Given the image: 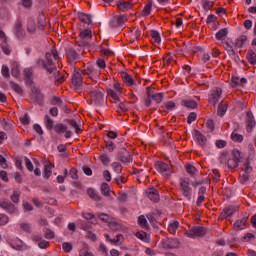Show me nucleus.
I'll return each instance as SVG.
<instances>
[{"instance_id":"6e6d98bb","label":"nucleus","mask_w":256,"mask_h":256,"mask_svg":"<svg viewBox=\"0 0 256 256\" xmlns=\"http://www.w3.org/2000/svg\"><path fill=\"white\" fill-rule=\"evenodd\" d=\"M45 239H55V232L49 228L44 230Z\"/></svg>"},{"instance_id":"6ab92c4d","label":"nucleus","mask_w":256,"mask_h":256,"mask_svg":"<svg viewBox=\"0 0 256 256\" xmlns=\"http://www.w3.org/2000/svg\"><path fill=\"white\" fill-rule=\"evenodd\" d=\"M245 225H247V217L238 219L233 227L235 231H242V229H245Z\"/></svg>"},{"instance_id":"1a4fd4ad","label":"nucleus","mask_w":256,"mask_h":256,"mask_svg":"<svg viewBox=\"0 0 256 256\" xmlns=\"http://www.w3.org/2000/svg\"><path fill=\"white\" fill-rule=\"evenodd\" d=\"M81 75H83V72H74L72 75V87L75 89V91L83 87V77Z\"/></svg>"},{"instance_id":"58836bf2","label":"nucleus","mask_w":256,"mask_h":256,"mask_svg":"<svg viewBox=\"0 0 256 256\" xmlns=\"http://www.w3.org/2000/svg\"><path fill=\"white\" fill-rule=\"evenodd\" d=\"M82 217H84V219H86L87 221H90L92 225H96L97 223V218H95V215L91 213H84L82 214Z\"/></svg>"},{"instance_id":"49530a36","label":"nucleus","mask_w":256,"mask_h":256,"mask_svg":"<svg viewBox=\"0 0 256 256\" xmlns=\"http://www.w3.org/2000/svg\"><path fill=\"white\" fill-rule=\"evenodd\" d=\"M45 121L46 129H48V131H51L55 122L53 121V119H51V117H49V115H45Z\"/></svg>"},{"instance_id":"864d4df0","label":"nucleus","mask_w":256,"mask_h":256,"mask_svg":"<svg viewBox=\"0 0 256 256\" xmlns=\"http://www.w3.org/2000/svg\"><path fill=\"white\" fill-rule=\"evenodd\" d=\"M105 149H107L109 153H113V151H115V143L111 140L105 141Z\"/></svg>"},{"instance_id":"4c0bfd02","label":"nucleus","mask_w":256,"mask_h":256,"mask_svg":"<svg viewBox=\"0 0 256 256\" xmlns=\"http://www.w3.org/2000/svg\"><path fill=\"white\" fill-rule=\"evenodd\" d=\"M127 23V15H121L116 17V25L117 27H123Z\"/></svg>"},{"instance_id":"20e7f679","label":"nucleus","mask_w":256,"mask_h":256,"mask_svg":"<svg viewBox=\"0 0 256 256\" xmlns=\"http://www.w3.org/2000/svg\"><path fill=\"white\" fill-rule=\"evenodd\" d=\"M207 235V228L202 226H194L186 232V237L195 239V237H205Z\"/></svg>"},{"instance_id":"8fccbe9b","label":"nucleus","mask_w":256,"mask_h":256,"mask_svg":"<svg viewBox=\"0 0 256 256\" xmlns=\"http://www.w3.org/2000/svg\"><path fill=\"white\" fill-rule=\"evenodd\" d=\"M18 227L21 231H24L25 233H31V224L30 223H20L18 224Z\"/></svg>"},{"instance_id":"c756f323","label":"nucleus","mask_w":256,"mask_h":256,"mask_svg":"<svg viewBox=\"0 0 256 256\" xmlns=\"http://www.w3.org/2000/svg\"><path fill=\"white\" fill-rule=\"evenodd\" d=\"M52 169H53V165H51L49 163L44 166V177H45V179H49V177H51V175H53Z\"/></svg>"},{"instance_id":"aec40b11","label":"nucleus","mask_w":256,"mask_h":256,"mask_svg":"<svg viewBox=\"0 0 256 256\" xmlns=\"http://www.w3.org/2000/svg\"><path fill=\"white\" fill-rule=\"evenodd\" d=\"M121 78L123 80V83H125L129 87H133V85H135V80L133 79V77H131V75H129V73L123 72L121 74Z\"/></svg>"},{"instance_id":"052dcab7","label":"nucleus","mask_w":256,"mask_h":256,"mask_svg":"<svg viewBox=\"0 0 256 256\" xmlns=\"http://www.w3.org/2000/svg\"><path fill=\"white\" fill-rule=\"evenodd\" d=\"M112 87H113V91H115L116 93H122L123 91V84L117 81H114Z\"/></svg>"},{"instance_id":"5701e85b","label":"nucleus","mask_w":256,"mask_h":256,"mask_svg":"<svg viewBox=\"0 0 256 256\" xmlns=\"http://www.w3.org/2000/svg\"><path fill=\"white\" fill-rule=\"evenodd\" d=\"M227 102L222 101L219 105H218V110H217V114L219 115V117H223V115H225V113H227Z\"/></svg>"},{"instance_id":"9b49d317","label":"nucleus","mask_w":256,"mask_h":256,"mask_svg":"<svg viewBox=\"0 0 256 256\" xmlns=\"http://www.w3.org/2000/svg\"><path fill=\"white\" fill-rule=\"evenodd\" d=\"M239 211V207L237 206H228L223 209V211L220 213V219H227V217H231L234 213H237Z\"/></svg>"},{"instance_id":"2eb2a0df","label":"nucleus","mask_w":256,"mask_h":256,"mask_svg":"<svg viewBox=\"0 0 256 256\" xmlns=\"http://www.w3.org/2000/svg\"><path fill=\"white\" fill-rule=\"evenodd\" d=\"M133 5H135L133 1H118L117 8L119 11L125 13V11H129V9H133Z\"/></svg>"},{"instance_id":"393cba45","label":"nucleus","mask_w":256,"mask_h":256,"mask_svg":"<svg viewBox=\"0 0 256 256\" xmlns=\"http://www.w3.org/2000/svg\"><path fill=\"white\" fill-rule=\"evenodd\" d=\"M228 34H229V29L227 28L220 29L216 33V39H218V41H223Z\"/></svg>"},{"instance_id":"4468645a","label":"nucleus","mask_w":256,"mask_h":256,"mask_svg":"<svg viewBox=\"0 0 256 256\" xmlns=\"http://www.w3.org/2000/svg\"><path fill=\"white\" fill-rule=\"evenodd\" d=\"M15 35L18 39H23L25 37V30L23 29V21L17 20L14 24Z\"/></svg>"},{"instance_id":"de8ad7c7","label":"nucleus","mask_w":256,"mask_h":256,"mask_svg":"<svg viewBox=\"0 0 256 256\" xmlns=\"http://www.w3.org/2000/svg\"><path fill=\"white\" fill-rule=\"evenodd\" d=\"M11 89H13V91H15V93H17L18 95H23V88H21V86H19V84L15 83V82H11Z\"/></svg>"},{"instance_id":"09e8293b","label":"nucleus","mask_w":256,"mask_h":256,"mask_svg":"<svg viewBox=\"0 0 256 256\" xmlns=\"http://www.w3.org/2000/svg\"><path fill=\"white\" fill-rule=\"evenodd\" d=\"M1 49L5 55H11V48L7 44V40L1 43Z\"/></svg>"},{"instance_id":"3c124183","label":"nucleus","mask_w":256,"mask_h":256,"mask_svg":"<svg viewBox=\"0 0 256 256\" xmlns=\"http://www.w3.org/2000/svg\"><path fill=\"white\" fill-rule=\"evenodd\" d=\"M150 35L152 39H154L155 43H161V34H159L157 30L150 31Z\"/></svg>"},{"instance_id":"f704fd0d","label":"nucleus","mask_w":256,"mask_h":256,"mask_svg":"<svg viewBox=\"0 0 256 256\" xmlns=\"http://www.w3.org/2000/svg\"><path fill=\"white\" fill-rule=\"evenodd\" d=\"M146 95H147V97L145 99V105L147 107H151V99H152V97L154 95L153 92H151V87H147Z\"/></svg>"},{"instance_id":"7c9ffc66","label":"nucleus","mask_w":256,"mask_h":256,"mask_svg":"<svg viewBox=\"0 0 256 256\" xmlns=\"http://www.w3.org/2000/svg\"><path fill=\"white\" fill-rule=\"evenodd\" d=\"M65 121H66V123H68V125H71V127H73V129H75L76 133H81V128L79 127V124L77 123L76 120L66 119Z\"/></svg>"},{"instance_id":"a211bd4d","label":"nucleus","mask_w":256,"mask_h":256,"mask_svg":"<svg viewBox=\"0 0 256 256\" xmlns=\"http://www.w3.org/2000/svg\"><path fill=\"white\" fill-rule=\"evenodd\" d=\"M82 75H87V77L93 79V77H99V75H101V71L94 68H87L82 70Z\"/></svg>"},{"instance_id":"774afa93","label":"nucleus","mask_w":256,"mask_h":256,"mask_svg":"<svg viewBox=\"0 0 256 256\" xmlns=\"http://www.w3.org/2000/svg\"><path fill=\"white\" fill-rule=\"evenodd\" d=\"M248 151H249V156H248V161H249V159H253V157H255V146L253 144H249Z\"/></svg>"},{"instance_id":"e433bc0d","label":"nucleus","mask_w":256,"mask_h":256,"mask_svg":"<svg viewBox=\"0 0 256 256\" xmlns=\"http://www.w3.org/2000/svg\"><path fill=\"white\" fill-rule=\"evenodd\" d=\"M232 159H234V161H237L238 163H240L241 159H243V153H241V151L234 149L232 151Z\"/></svg>"},{"instance_id":"0eeeda50","label":"nucleus","mask_w":256,"mask_h":256,"mask_svg":"<svg viewBox=\"0 0 256 256\" xmlns=\"http://www.w3.org/2000/svg\"><path fill=\"white\" fill-rule=\"evenodd\" d=\"M66 57H67L68 63L73 65L78 62L79 53H77L76 49L69 47L66 49Z\"/></svg>"},{"instance_id":"680f3d73","label":"nucleus","mask_w":256,"mask_h":256,"mask_svg":"<svg viewBox=\"0 0 256 256\" xmlns=\"http://www.w3.org/2000/svg\"><path fill=\"white\" fill-rule=\"evenodd\" d=\"M203 8L209 11V9H213V5H215V2L209 1V0H202Z\"/></svg>"},{"instance_id":"473e14b6","label":"nucleus","mask_w":256,"mask_h":256,"mask_svg":"<svg viewBox=\"0 0 256 256\" xmlns=\"http://www.w3.org/2000/svg\"><path fill=\"white\" fill-rule=\"evenodd\" d=\"M93 37V32L90 29H85L80 32L81 39H91Z\"/></svg>"},{"instance_id":"ea45409f","label":"nucleus","mask_w":256,"mask_h":256,"mask_svg":"<svg viewBox=\"0 0 256 256\" xmlns=\"http://www.w3.org/2000/svg\"><path fill=\"white\" fill-rule=\"evenodd\" d=\"M182 105H184V107H188L189 109H197V102L194 100H184Z\"/></svg>"},{"instance_id":"dca6fc26","label":"nucleus","mask_w":256,"mask_h":256,"mask_svg":"<svg viewBox=\"0 0 256 256\" xmlns=\"http://www.w3.org/2000/svg\"><path fill=\"white\" fill-rule=\"evenodd\" d=\"M194 137L200 147H205V145H207V137H205L199 130H194Z\"/></svg>"},{"instance_id":"e2e57ef3","label":"nucleus","mask_w":256,"mask_h":256,"mask_svg":"<svg viewBox=\"0 0 256 256\" xmlns=\"http://www.w3.org/2000/svg\"><path fill=\"white\" fill-rule=\"evenodd\" d=\"M186 171L189 175L193 176L197 173V168L191 164H187Z\"/></svg>"},{"instance_id":"cd10ccee","label":"nucleus","mask_w":256,"mask_h":256,"mask_svg":"<svg viewBox=\"0 0 256 256\" xmlns=\"http://www.w3.org/2000/svg\"><path fill=\"white\" fill-rule=\"evenodd\" d=\"M138 225H140L142 229H149V224L147 223V218H145V215H140L138 217Z\"/></svg>"},{"instance_id":"c03bdc74","label":"nucleus","mask_w":256,"mask_h":256,"mask_svg":"<svg viewBox=\"0 0 256 256\" xmlns=\"http://www.w3.org/2000/svg\"><path fill=\"white\" fill-rule=\"evenodd\" d=\"M152 7H153V3H152V2H148V3L145 5V7H144V9H143V11H142V15H143L144 17H147V15H151V9H152Z\"/></svg>"},{"instance_id":"4d7b16f0","label":"nucleus","mask_w":256,"mask_h":256,"mask_svg":"<svg viewBox=\"0 0 256 256\" xmlns=\"http://www.w3.org/2000/svg\"><path fill=\"white\" fill-rule=\"evenodd\" d=\"M232 141H237L238 143H241L243 141V135L238 134L237 131L232 132L231 134Z\"/></svg>"},{"instance_id":"a18cd8bd","label":"nucleus","mask_w":256,"mask_h":256,"mask_svg":"<svg viewBox=\"0 0 256 256\" xmlns=\"http://www.w3.org/2000/svg\"><path fill=\"white\" fill-rule=\"evenodd\" d=\"M110 191H111V188L109 187V184L102 183V185H101V193H102V195H104L105 197H109Z\"/></svg>"},{"instance_id":"5fc2aeb1","label":"nucleus","mask_w":256,"mask_h":256,"mask_svg":"<svg viewBox=\"0 0 256 256\" xmlns=\"http://www.w3.org/2000/svg\"><path fill=\"white\" fill-rule=\"evenodd\" d=\"M79 256H94L89 252V246L84 245L83 248L79 251Z\"/></svg>"},{"instance_id":"b1692460","label":"nucleus","mask_w":256,"mask_h":256,"mask_svg":"<svg viewBox=\"0 0 256 256\" xmlns=\"http://www.w3.org/2000/svg\"><path fill=\"white\" fill-rule=\"evenodd\" d=\"M36 30H37V24H35V20L32 18H29L27 21L28 33H35Z\"/></svg>"},{"instance_id":"72a5a7b5","label":"nucleus","mask_w":256,"mask_h":256,"mask_svg":"<svg viewBox=\"0 0 256 256\" xmlns=\"http://www.w3.org/2000/svg\"><path fill=\"white\" fill-rule=\"evenodd\" d=\"M21 197V190H14L12 195L10 196V199L12 203H19V199Z\"/></svg>"},{"instance_id":"423d86ee","label":"nucleus","mask_w":256,"mask_h":256,"mask_svg":"<svg viewBox=\"0 0 256 256\" xmlns=\"http://www.w3.org/2000/svg\"><path fill=\"white\" fill-rule=\"evenodd\" d=\"M221 95H223V90L221 88L217 87L213 89L209 94V103H211L214 106L217 105V103L221 99Z\"/></svg>"},{"instance_id":"bf43d9fd","label":"nucleus","mask_w":256,"mask_h":256,"mask_svg":"<svg viewBox=\"0 0 256 256\" xmlns=\"http://www.w3.org/2000/svg\"><path fill=\"white\" fill-rule=\"evenodd\" d=\"M228 168L237 169L239 167V162L234 160L233 158L228 159Z\"/></svg>"},{"instance_id":"0e129e2a","label":"nucleus","mask_w":256,"mask_h":256,"mask_svg":"<svg viewBox=\"0 0 256 256\" xmlns=\"http://www.w3.org/2000/svg\"><path fill=\"white\" fill-rule=\"evenodd\" d=\"M242 171L246 174L252 173L253 168L251 167L249 160L242 166Z\"/></svg>"},{"instance_id":"c85d7f7f","label":"nucleus","mask_w":256,"mask_h":256,"mask_svg":"<svg viewBox=\"0 0 256 256\" xmlns=\"http://www.w3.org/2000/svg\"><path fill=\"white\" fill-rule=\"evenodd\" d=\"M224 49H226V51H229L230 57H234V59H239V56H237L235 50L228 42L224 43Z\"/></svg>"},{"instance_id":"13d9d810","label":"nucleus","mask_w":256,"mask_h":256,"mask_svg":"<svg viewBox=\"0 0 256 256\" xmlns=\"http://www.w3.org/2000/svg\"><path fill=\"white\" fill-rule=\"evenodd\" d=\"M11 75L12 77H19L21 75V68H19V65H14L11 69Z\"/></svg>"},{"instance_id":"412c9836","label":"nucleus","mask_w":256,"mask_h":256,"mask_svg":"<svg viewBox=\"0 0 256 256\" xmlns=\"http://www.w3.org/2000/svg\"><path fill=\"white\" fill-rule=\"evenodd\" d=\"M107 94L109 97H111V102L112 103H119V101H121V98H119V94L118 92H115V90H113L112 88H108L107 89Z\"/></svg>"},{"instance_id":"39448f33","label":"nucleus","mask_w":256,"mask_h":256,"mask_svg":"<svg viewBox=\"0 0 256 256\" xmlns=\"http://www.w3.org/2000/svg\"><path fill=\"white\" fill-rule=\"evenodd\" d=\"M0 208L10 215L17 212V207H15L14 204L6 198H0Z\"/></svg>"},{"instance_id":"c9c22d12","label":"nucleus","mask_w":256,"mask_h":256,"mask_svg":"<svg viewBox=\"0 0 256 256\" xmlns=\"http://www.w3.org/2000/svg\"><path fill=\"white\" fill-rule=\"evenodd\" d=\"M247 59L251 65H256V53L253 50H248Z\"/></svg>"},{"instance_id":"f8f14e48","label":"nucleus","mask_w":256,"mask_h":256,"mask_svg":"<svg viewBox=\"0 0 256 256\" xmlns=\"http://www.w3.org/2000/svg\"><path fill=\"white\" fill-rule=\"evenodd\" d=\"M156 169L159 173H162L163 175H171V167H169V165H167V163L165 162H156Z\"/></svg>"},{"instance_id":"ddd939ff","label":"nucleus","mask_w":256,"mask_h":256,"mask_svg":"<svg viewBox=\"0 0 256 256\" xmlns=\"http://www.w3.org/2000/svg\"><path fill=\"white\" fill-rule=\"evenodd\" d=\"M181 243L178 239L170 238L163 242V248L164 249H179V246Z\"/></svg>"},{"instance_id":"2f4dec72","label":"nucleus","mask_w":256,"mask_h":256,"mask_svg":"<svg viewBox=\"0 0 256 256\" xmlns=\"http://www.w3.org/2000/svg\"><path fill=\"white\" fill-rule=\"evenodd\" d=\"M165 98V93L160 92V93H154L152 95L151 100L155 101L157 104L161 103L163 101V99Z\"/></svg>"},{"instance_id":"6e6552de","label":"nucleus","mask_w":256,"mask_h":256,"mask_svg":"<svg viewBox=\"0 0 256 256\" xmlns=\"http://www.w3.org/2000/svg\"><path fill=\"white\" fill-rule=\"evenodd\" d=\"M118 159L121 163H133V156L125 148H121L118 152Z\"/></svg>"},{"instance_id":"338daca9","label":"nucleus","mask_w":256,"mask_h":256,"mask_svg":"<svg viewBox=\"0 0 256 256\" xmlns=\"http://www.w3.org/2000/svg\"><path fill=\"white\" fill-rule=\"evenodd\" d=\"M9 223V216L7 214H0V227L7 225Z\"/></svg>"},{"instance_id":"79ce46f5","label":"nucleus","mask_w":256,"mask_h":256,"mask_svg":"<svg viewBox=\"0 0 256 256\" xmlns=\"http://www.w3.org/2000/svg\"><path fill=\"white\" fill-rule=\"evenodd\" d=\"M11 247L16 249V251H21V249H23V242L21 240H13L11 242Z\"/></svg>"},{"instance_id":"f257e3e1","label":"nucleus","mask_w":256,"mask_h":256,"mask_svg":"<svg viewBox=\"0 0 256 256\" xmlns=\"http://www.w3.org/2000/svg\"><path fill=\"white\" fill-rule=\"evenodd\" d=\"M59 60V53L55 48L51 49L46 53V61L43 59H38L36 61V67L38 69H45L50 75L57 73V66L55 65Z\"/></svg>"},{"instance_id":"37998d69","label":"nucleus","mask_w":256,"mask_h":256,"mask_svg":"<svg viewBox=\"0 0 256 256\" xmlns=\"http://www.w3.org/2000/svg\"><path fill=\"white\" fill-rule=\"evenodd\" d=\"M163 61L164 64L167 65V67H169V65H173L175 63V59L173 58V56H171V54H167L163 57Z\"/></svg>"},{"instance_id":"4be33fe9","label":"nucleus","mask_w":256,"mask_h":256,"mask_svg":"<svg viewBox=\"0 0 256 256\" xmlns=\"http://www.w3.org/2000/svg\"><path fill=\"white\" fill-rule=\"evenodd\" d=\"M78 19L82 22V23H86V25H91V15L85 14L83 12L78 13Z\"/></svg>"},{"instance_id":"f03ea898","label":"nucleus","mask_w":256,"mask_h":256,"mask_svg":"<svg viewBox=\"0 0 256 256\" xmlns=\"http://www.w3.org/2000/svg\"><path fill=\"white\" fill-rule=\"evenodd\" d=\"M86 89L94 105H101L103 103V99L105 97V89L98 86H88Z\"/></svg>"},{"instance_id":"a878e982","label":"nucleus","mask_w":256,"mask_h":256,"mask_svg":"<svg viewBox=\"0 0 256 256\" xmlns=\"http://www.w3.org/2000/svg\"><path fill=\"white\" fill-rule=\"evenodd\" d=\"M177 229H179V221H174L168 226V232L171 233V235H175L177 233Z\"/></svg>"},{"instance_id":"9d476101","label":"nucleus","mask_w":256,"mask_h":256,"mask_svg":"<svg viewBox=\"0 0 256 256\" xmlns=\"http://www.w3.org/2000/svg\"><path fill=\"white\" fill-rule=\"evenodd\" d=\"M146 195L148 199H150V201H153V203H159V201L161 200L159 196V191L155 188H148L146 190Z\"/></svg>"},{"instance_id":"7ed1b4c3","label":"nucleus","mask_w":256,"mask_h":256,"mask_svg":"<svg viewBox=\"0 0 256 256\" xmlns=\"http://www.w3.org/2000/svg\"><path fill=\"white\" fill-rule=\"evenodd\" d=\"M179 185L183 197H185L188 201H191V197L193 195V188H191L189 178H181Z\"/></svg>"},{"instance_id":"69168bd1","label":"nucleus","mask_w":256,"mask_h":256,"mask_svg":"<svg viewBox=\"0 0 256 256\" xmlns=\"http://www.w3.org/2000/svg\"><path fill=\"white\" fill-rule=\"evenodd\" d=\"M98 218L100 219V221H103L104 223H108V224L113 219L111 216L105 213L100 214Z\"/></svg>"},{"instance_id":"f3484780","label":"nucleus","mask_w":256,"mask_h":256,"mask_svg":"<svg viewBox=\"0 0 256 256\" xmlns=\"http://www.w3.org/2000/svg\"><path fill=\"white\" fill-rule=\"evenodd\" d=\"M253 127H255V118L253 117L252 112H247L246 129L248 133L253 131Z\"/></svg>"},{"instance_id":"603ef678","label":"nucleus","mask_w":256,"mask_h":256,"mask_svg":"<svg viewBox=\"0 0 256 256\" xmlns=\"http://www.w3.org/2000/svg\"><path fill=\"white\" fill-rule=\"evenodd\" d=\"M88 195L91 197V199H94V201H101V197L99 194L95 192L93 189H88Z\"/></svg>"},{"instance_id":"a19ab883","label":"nucleus","mask_w":256,"mask_h":256,"mask_svg":"<svg viewBox=\"0 0 256 256\" xmlns=\"http://www.w3.org/2000/svg\"><path fill=\"white\" fill-rule=\"evenodd\" d=\"M67 130V125L64 124H56L54 126V131L55 133H58L59 135H61V133H64Z\"/></svg>"},{"instance_id":"bb28decb","label":"nucleus","mask_w":256,"mask_h":256,"mask_svg":"<svg viewBox=\"0 0 256 256\" xmlns=\"http://www.w3.org/2000/svg\"><path fill=\"white\" fill-rule=\"evenodd\" d=\"M246 41H247L246 35L239 36L235 41V47H238L239 49H241V47H243V45H245Z\"/></svg>"}]
</instances>
